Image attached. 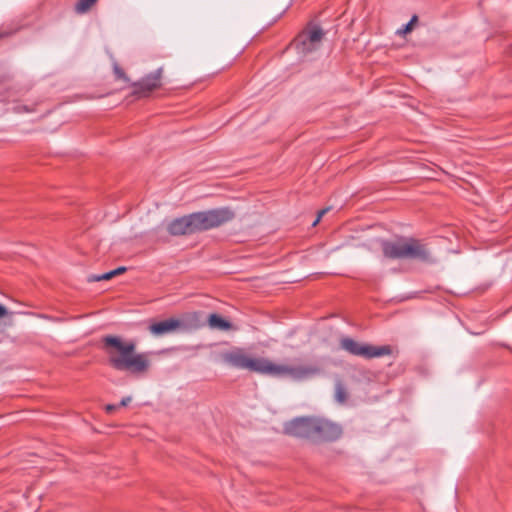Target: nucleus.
<instances>
[{
    "label": "nucleus",
    "mask_w": 512,
    "mask_h": 512,
    "mask_svg": "<svg viewBox=\"0 0 512 512\" xmlns=\"http://www.w3.org/2000/svg\"><path fill=\"white\" fill-rule=\"evenodd\" d=\"M101 349L108 358V364L116 371L142 376L150 368V360L144 353L136 352L133 340L125 341L117 335H105L101 338Z\"/></svg>",
    "instance_id": "nucleus-1"
},
{
    "label": "nucleus",
    "mask_w": 512,
    "mask_h": 512,
    "mask_svg": "<svg viewBox=\"0 0 512 512\" xmlns=\"http://www.w3.org/2000/svg\"><path fill=\"white\" fill-rule=\"evenodd\" d=\"M387 259H407L417 263L432 266L438 263L428 244L415 237H407L393 234L392 238H386Z\"/></svg>",
    "instance_id": "nucleus-2"
},
{
    "label": "nucleus",
    "mask_w": 512,
    "mask_h": 512,
    "mask_svg": "<svg viewBox=\"0 0 512 512\" xmlns=\"http://www.w3.org/2000/svg\"><path fill=\"white\" fill-rule=\"evenodd\" d=\"M195 233L217 228L235 218V212L229 207H220L207 211L191 213Z\"/></svg>",
    "instance_id": "nucleus-3"
},
{
    "label": "nucleus",
    "mask_w": 512,
    "mask_h": 512,
    "mask_svg": "<svg viewBox=\"0 0 512 512\" xmlns=\"http://www.w3.org/2000/svg\"><path fill=\"white\" fill-rule=\"evenodd\" d=\"M325 36L324 30L317 24L309 23L293 40L292 45L303 57L317 51Z\"/></svg>",
    "instance_id": "nucleus-4"
},
{
    "label": "nucleus",
    "mask_w": 512,
    "mask_h": 512,
    "mask_svg": "<svg viewBox=\"0 0 512 512\" xmlns=\"http://www.w3.org/2000/svg\"><path fill=\"white\" fill-rule=\"evenodd\" d=\"M320 372L321 369L313 365H280L275 364L267 359L264 375H270L274 377H289L293 380L300 381L312 378L318 375Z\"/></svg>",
    "instance_id": "nucleus-5"
},
{
    "label": "nucleus",
    "mask_w": 512,
    "mask_h": 512,
    "mask_svg": "<svg viewBox=\"0 0 512 512\" xmlns=\"http://www.w3.org/2000/svg\"><path fill=\"white\" fill-rule=\"evenodd\" d=\"M221 360L234 368L246 369L251 372L264 375L266 358H251L246 355L244 349L236 347L230 351L222 352Z\"/></svg>",
    "instance_id": "nucleus-6"
},
{
    "label": "nucleus",
    "mask_w": 512,
    "mask_h": 512,
    "mask_svg": "<svg viewBox=\"0 0 512 512\" xmlns=\"http://www.w3.org/2000/svg\"><path fill=\"white\" fill-rule=\"evenodd\" d=\"M163 67L146 74L140 80L131 83L133 88L131 96L140 99L147 98L151 93L162 86Z\"/></svg>",
    "instance_id": "nucleus-7"
},
{
    "label": "nucleus",
    "mask_w": 512,
    "mask_h": 512,
    "mask_svg": "<svg viewBox=\"0 0 512 512\" xmlns=\"http://www.w3.org/2000/svg\"><path fill=\"white\" fill-rule=\"evenodd\" d=\"M340 348L351 355L362 357L364 359H372L384 355V346H373L360 343L350 337H342L340 339Z\"/></svg>",
    "instance_id": "nucleus-8"
},
{
    "label": "nucleus",
    "mask_w": 512,
    "mask_h": 512,
    "mask_svg": "<svg viewBox=\"0 0 512 512\" xmlns=\"http://www.w3.org/2000/svg\"><path fill=\"white\" fill-rule=\"evenodd\" d=\"M342 427L324 418L315 417L314 443L334 442L342 436Z\"/></svg>",
    "instance_id": "nucleus-9"
},
{
    "label": "nucleus",
    "mask_w": 512,
    "mask_h": 512,
    "mask_svg": "<svg viewBox=\"0 0 512 512\" xmlns=\"http://www.w3.org/2000/svg\"><path fill=\"white\" fill-rule=\"evenodd\" d=\"M315 417H297L284 424V433L313 442Z\"/></svg>",
    "instance_id": "nucleus-10"
},
{
    "label": "nucleus",
    "mask_w": 512,
    "mask_h": 512,
    "mask_svg": "<svg viewBox=\"0 0 512 512\" xmlns=\"http://www.w3.org/2000/svg\"><path fill=\"white\" fill-rule=\"evenodd\" d=\"M167 231L173 236L194 234L195 230L191 214L172 220L167 226Z\"/></svg>",
    "instance_id": "nucleus-11"
},
{
    "label": "nucleus",
    "mask_w": 512,
    "mask_h": 512,
    "mask_svg": "<svg viewBox=\"0 0 512 512\" xmlns=\"http://www.w3.org/2000/svg\"><path fill=\"white\" fill-rule=\"evenodd\" d=\"M184 324L179 319L169 318L149 325V331L155 336L168 334L182 327Z\"/></svg>",
    "instance_id": "nucleus-12"
},
{
    "label": "nucleus",
    "mask_w": 512,
    "mask_h": 512,
    "mask_svg": "<svg viewBox=\"0 0 512 512\" xmlns=\"http://www.w3.org/2000/svg\"><path fill=\"white\" fill-rule=\"evenodd\" d=\"M207 322L211 329H216L219 331H228L232 328V324L217 313L210 314L208 316Z\"/></svg>",
    "instance_id": "nucleus-13"
},
{
    "label": "nucleus",
    "mask_w": 512,
    "mask_h": 512,
    "mask_svg": "<svg viewBox=\"0 0 512 512\" xmlns=\"http://www.w3.org/2000/svg\"><path fill=\"white\" fill-rule=\"evenodd\" d=\"M418 21V16L414 14L406 24L402 25L399 29L396 30L395 34L406 38L408 35H411L410 33L413 31Z\"/></svg>",
    "instance_id": "nucleus-14"
},
{
    "label": "nucleus",
    "mask_w": 512,
    "mask_h": 512,
    "mask_svg": "<svg viewBox=\"0 0 512 512\" xmlns=\"http://www.w3.org/2000/svg\"><path fill=\"white\" fill-rule=\"evenodd\" d=\"M405 371V365L402 362L394 364L393 362L386 363V378H394Z\"/></svg>",
    "instance_id": "nucleus-15"
},
{
    "label": "nucleus",
    "mask_w": 512,
    "mask_h": 512,
    "mask_svg": "<svg viewBox=\"0 0 512 512\" xmlns=\"http://www.w3.org/2000/svg\"><path fill=\"white\" fill-rule=\"evenodd\" d=\"M347 398H348V394H347L345 386L343 385V383L341 381H337L336 385H335L336 401L343 404L346 402Z\"/></svg>",
    "instance_id": "nucleus-16"
},
{
    "label": "nucleus",
    "mask_w": 512,
    "mask_h": 512,
    "mask_svg": "<svg viewBox=\"0 0 512 512\" xmlns=\"http://www.w3.org/2000/svg\"><path fill=\"white\" fill-rule=\"evenodd\" d=\"M113 73L116 80H122L130 86L131 83H133L131 79L128 77V75L125 73V71L119 66V64L116 61L113 62Z\"/></svg>",
    "instance_id": "nucleus-17"
},
{
    "label": "nucleus",
    "mask_w": 512,
    "mask_h": 512,
    "mask_svg": "<svg viewBox=\"0 0 512 512\" xmlns=\"http://www.w3.org/2000/svg\"><path fill=\"white\" fill-rule=\"evenodd\" d=\"M96 2L97 0H78L75 4V11L78 14H84L88 12Z\"/></svg>",
    "instance_id": "nucleus-18"
},
{
    "label": "nucleus",
    "mask_w": 512,
    "mask_h": 512,
    "mask_svg": "<svg viewBox=\"0 0 512 512\" xmlns=\"http://www.w3.org/2000/svg\"><path fill=\"white\" fill-rule=\"evenodd\" d=\"M113 278V274L111 271L100 274V275H90L88 277V282H98L103 280H110Z\"/></svg>",
    "instance_id": "nucleus-19"
},
{
    "label": "nucleus",
    "mask_w": 512,
    "mask_h": 512,
    "mask_svg": "<svg viewBox=\"0 0 512 512\" xmlns=\"http://www.w3.org/2000/svg\"><path fill=\"white\" fill-rule=\"evenodd\" d=\"M398 352L399 351L397 348H394L393 346L386 344V358L387 357H395L398 355Z\"/></svg>",
    "instance_id": "nucleus-20"
},
{
    "label": "nucleus",
    "mask_w": 512,
    "mask_h": 512,
    "mask_svg": "<svg viewBox=\"0 0 512 512\" xmlns=\"http://www.w3.org/2000/svg\"><path fill=\"white\" fill-rule=\"evenodd\" d=\"M329 211V208H324V209H321L320 211H318V214H317V218L315 219V221L312 223V226H316L319 221L321 220V218Z\"/></svg>",
    "instance_id": "nucleus-21"
},
{
    "label": "nucleus",
    "mask_w": 512,
    "mask_h": 512,
    "mask_svg": "<svg viewBox=\"0 0 512 512\" xmlns=\"http://www.w3.org/2000/svg\"><path fill=\"white\" fill-rule=\"evenodd\" d=\"M126 271H127V268L124 267V266H120V267H118V268H116L114 270H111V272L113 274V277L121 275V274H123Z\"/></svg>",
    "instance_id": "nucleus-22"
},
{
    "label": "nucleus",
    "mask_w": 512,
    "mask_h": 512,
    "mask_svg": "<svg viewBox=\"0 0 512 512\" xmlns=\"http://www.w3.org/2000/svg\"><path fill=\"white\" fill-rule=\"evenodd\" d=\"M131 400H132V398L130 396L124 397L120 401L118 407H125V406H127L131 402Z\"/></svg>",
    "instance_id": "nucleus-23"
},
{
    "label": "nucleus",
    "mask_w": 512,
    "mask_h": 512,
    "mask_svg": "<svg viewBox=\"0 0 512 512\" xmlns=\"http://www.w3.org/2000/svg\"><path fill=\"white\" fill-rule=\"evenodd\" d=\"M117 408H118V405H115V404H107V405L105 406V410H106V412H108V413H112V412H114Z\"/></svg>",
    "instance_id": "nucleus-24"
},
{
    "label": "nucleus",
    "mask_w": 512,
    "mask_h": 512,
    "mask_svg": "<svg viewBox=\"0 0 512 512\" xmlns=\"http://www.w3.org/2000/svg\"><path fill=\"white\" fill-rule=\"evenodd\" d=\"M8 314L7 308L0 304V318L5 317Z\"/></svg>",
    "instance_id": "nucleus-25"
},
{
    "label": "nucleus",
    "mask_w": 512,
    "mask_h": 512,
    "mask_svg": "<svg viewBox=\"0 0 512 512\" xmlns=\"http://www.w3.org/2000/svg\"><path fill=\"white\" fill-rule=\"evenodd\" d=\"M377 245H378L379 249H380V250H382V251L384 252V240L379 239V240L377 241Z\"/></svg>",
    "instance_id": "nucleus-26"
}]
</instances>
